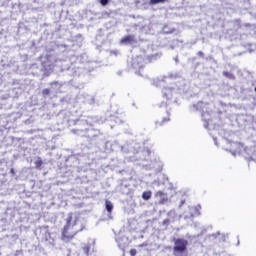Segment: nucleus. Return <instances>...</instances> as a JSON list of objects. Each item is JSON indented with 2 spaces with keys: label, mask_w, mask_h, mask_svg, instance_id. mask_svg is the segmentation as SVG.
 <instances>
[{
  "label": "nucleus",
  "mask_w": 256,
  "mask_h": 256,
  "mask_svg": "<svg viewBox=\"0 0 256 256\" xmlns=\"http://www.w3.org/2000/svg\"><path fill=\"white\" fill-rule=\"evenodd\" d=\"M105 209L108 212V215H111L113 213V202L110 200H105Z\"/></svg>",
  "instance_id": "obj_18"
},
{
  "label": "nucleus",
  "mask_w": 256,
  "mask_h": 256,
  "mask_svg": "<svg viewBox=\"0 0 256 256\" xmlns=\"http://www.w3.org/2000/svg\"><path fill=\"white\" fill-rule=\"evenodd\" d=\"M153 193L151 191H145L142 193V199L144 201H149V199H151Z\"/></svg>",
  "instance_id": "obj_22"
},
{
  "label": "nucleus",
  "mask_w": 256,
  "mask_h": 256,
  "mask_svg": "<svg viewBox=\"0 0 256 256\" xmlns=\"http://www.w3.org/2000/svg\"><path fill=\"white\" fill-rule=\"evenodd\" d=\"M255 92H256V87H255Z\"/></svg>",
  "instance_id": "obj_47"
},
{
  "label": "nucleus",
  "mask_w": 256,
  "mask_h": 256,
  "mask_svg": "<svg viewBox=\"0 0 256 256\" xmlns=\"http://www.w3.org/2000/svg\"><path fill=\"white\" fill-rule=\"evenodd\" d=\"M169 121H170L169 117H164L162 121H156L155 125L156 127H162V125H165V123H169Z\"/></svg>",
  "instance_id": "obj_20"
},
{
  "label": "nucleus",
  "mask_w": 256,
  "mask_h": 256,
  "mask_svg": "<svg viewBox=\"0 0 256 256\" xmlns=\"http://www.w3.org/2000/svg\"><path fill=\"white\" fill-rule=\"evenodd\" d=\"M226 151H229V153H231L233 155V157H235L236 155H241V153H243V151L245 153H247V148H245L243 146V144L239 143V142H232L231 143V149H226Z\"/></svg>",
  "instance_id": "obj_8"
},
{
  "label": "nucleus",
  "mask_w": 256,
  "mask_h": 256,
  "mask_svg": "<svg viewBox=\"0 0 256 256\" xmlns=\"http://www.w3.org/2000/svg\"><path fill=\"white\" fill-rule=\"evenodd\" d=\"M156 195H159V197L163 196V191H158Z\"/></svg>",
  "instance_id": "obj_36"
},
{
  "label": "nucleus",
  "mask_w": 256,
  "mask_h": 256,
  "mask_svg": "<svg viewBox=\"0 0 256 256\" xmlns=\"http://www.w3.org/2000/svg\"><path fill=\"white\" fill-rule=\"evenodd\" d=\"M197 55L198 57H202V59L205 57V53H203V51H198Z\"/></svg>",
  "instance_id": "obj_31"
},
{
  "label": "nucleus",
  "mask_w": 256,
  "mask_h": 256,
  "mask_svg": "<svg viewBox=\"0 0 256 256\" xmlns=\"http://www.w3.org/2000/svg\"><path fill=\"white\" fill-rule=\"evenodd\" d=\"M239 243H240V242H239V240H238V242H237V245H238V246H239Z\"/></svg>",
  "instance_id": "obj_45"
},
{
  "label": "nucleus",
  "mask_w": 256,
  "mask_h": 256,
  "mask_svg": "<svg viewBox=\"0 0 256 256\" xmlns=\"http://www.w3.org/2000/svg\"><path fill=\"white\" fill-rule=\"evenodd\" d=\"M213 141H214V144H215L216 146H219V143L217 142V138H216V137H213Z\"/></svg>",
  "instance_id": "obj_33"
},
{
  "label": "nucleus",
  "mask_w": 256,
  "mask_h": 256,
  "mask_svg": "<svg viewBox=\"0 0 256 256\" xmlns=\"http://www.w3.org/2000/svg\"><path fill=\"white\" fill-rule=\"evenodd\" d=\"M51 93H52L51 88H50V89H49V88H45V89L42 91L43 97H47V95H51Z\"/></svg>",
  "instance_id": "obj_25"
},
{
  "label": "nucleus",
  "mask_w": 256,
  "mask_h": 256,
  "mask_svg": "<svg viewBox=\"0 0 256 256\" xmlns=\"http://www.w3.org/2000/svg\"><path fill=\"white\" fill-rule=\"evenodd\" d=\"M187 245H189V241L183 238H174L173 250L176 253H185V251H187Z\"/></svg>",
  "instance_id": "obj_6"
},
{
  "label": "nucleus",
  "mask_w": 256,
  "mask_h": 256,
  "mask_svg": "<svg viewBox=\"0 0 256 256\" xmlns=\"http://www.w3.org/2000/svg\"><path fill=\"white\" fill-rule=\"evenodd\" d=\"M56 61H63L61 58H57Z\"/></svg>",
  "instance_id": "obj_43"
},
{
  "label": "nucleus",
  "mask_w": 256,
  "mask_h": 256,
  "mask_svg": "<svg viewBox=\"0 0 256 256\" xmlns=\"http://www.w3.org/2000/svg\"><path fill=\"white\" fill-rule=\"evenodd\" d=\"M174 61H175V63H179V57L176 56V57L174 58Z\"/></svg>",
  "instance_id": "obj_37"
},
{
  "label": "nucleus",
  "mask_w": 256,
  "mask_h": 256,
  "mask_svg": "<svg viewBox=\"0 0 256 256\" xmlns=\"http://www.w3.org/2000/svg\"><path fill=\"white\" fill-rule=\"evenodd\" d=\"M190 111H201L202 112V121L204 122L205 129H209L211 125V112H209V103L199 101L197 104L190 106Z\"/></svg>",
  "instance_id": "obj_4"
},
{
  "label": "nucleus",
  "mask_w": 256,
  "mask_h": 256,
  "mask_svg": "<svg viewBox=\"0 0 256 256\" xmlns=\"http://www.w3.org/2000/svg\"><path fill=\"white\" fill-rule=\"evenodd\" d=\"M162 32L164 35H171V33H175V28L170 27L169 25H164L162 28Z\"/></svg>",
  "instance_id": "obj_16"
},
{
  "label": "nucleus",
  "mask_w": 256,
  "mask_h": 256,
  "mask_svg": "<svg viewBox=\"0 0 256 256\" xmlns=\"http://www.w3.org/2000/svg\"><path fill=\"white\" fill-rule=\"evenodd\" d=\"M120 43L122 45H133V43H135V36L134 35L125 36L120 40Z\"/></svg>",
  "instance_id": "obj_13"
},
{
  "label": "nucleus",
  "mask_w": 256,
  "mask_h": 256,
  "mask_svg": "<svg viewBox=\"0 0 256 256\" xmlns=\"http://www.w3.org/2000/svg\"><path fill=\"white\" fill-rule=\"evenodd\" d=\"M43 165V160L41 158H38L37 161L35 162V166L37 169H39Z\"/></svg>",
  "instance_id": "obj_26"
},
{
  "label": "nucleus",
  "mask_w": 256,
  "mask_h": 256,
  "mask_svg": "<svg viewBox=\"0 0 256 256\" xmlns=\"http://www.w3.org/2000/svg\"><path fill=\"white\" fill-rule=\"evenodd\" d=\"M167 216H168V217H172V219H175V210H170V211L167 213Z\"/></svg>",
  "instance_id": "obj_28"
},
{
  "label": "nucleus",
  "mask_w": 256,
  "mask_h": 256,
  "mask_svg": "<svg viewBox=\"0 0 256 256\" xmlns=\"http://www.w3.org/2000/svg\"><path fill=\"white\" fill-rule=\"evenodd\" d=\"M211 59H213V56H208V57H206V61H209V60H211Z\"/></svg>",
  "instance_id": "obj_39"
},
{
  "label": "nucleus",
  "mask_w": 256,
  "mask_h": 256,
  "mask_svg": "<svg viewBox=\"0 0 256 256\" xmlns=\"http://www.w3.org/2000/svg\"><path fill=\"white\" fill-rule=\"evenodd\" d=\"M35 67H37V64H33V65L31 66V69H35Z\"/></svg>",
  "instance_id": "obj_42"
},
{
  "label": "nucleus",
  "mask_w": 256,
  "mask_h": 256,
  "mask_svg": "<svg viewBox=\"0 0 256 256\" xmlns=\"http://www.w3.org/2000/svg\"><path fill=\"white\" fill-rule=\"evenodd\" d=\"M167 0H149L148 5L153 6V5H159V3H165Z\"/></svg>",
  "instance_id": "obj_24"
},
{
  "label": "nucleus",
  "mask_w": 256,
  "mask_h": 256,
  "mask_svg": "<svg viewBox=\"0 0 256 256\" xmlns=\"http://www.w3.org/2000/svg\"><path fill=\"white\" fill-rule=\"evenodd\" d=\"M116 242L118 243V247L119 249H121V251H123V253H125V249H127V247H129V238L123 236L120 238H116Z\"/></svg>",
  "instance_id": "obj_11"
},
{
  "label": "nucleus",
  "mask_w": 256,
  "mask_h": 256,
  "mask_svg": "<svg viewBox=\"0 0 256 256\" xmlns=\"http://www.w3.org/2000/svg\"><path fill=\"white\" fill-rule=\"evenodd\" d=\"M132 67L133 69H138V75H141V69L145 67V58L142 56H136L132 59Z\"/></svg>",
  "instance_id": "obj_9"
},
{
  "label": "nucleus",
  "mask_w": 256,
  "mask_h": 256,
  "mask_svg": "<svg viewBox=\"0 0 256 256\" xmlns=\"http://www.w3.org/2000/svg\"><path fill=\"white\" fill-rule=\"evenodd\" d=\"M67 71L68 75H72V77H81V75H83V71L85 70L72 64L69 68H67Z\"/></svg>",
  "instance_id": "obj_10"
},
{
  "label": "nucleus",
  "mask_w": 256,
  "mask_h": 256,
  "mask_svg": "<svg viewBox=\"0 0 256 256\" xmlns=\"http://www.w3.org/2000/svg\"><path fill=\"white\" fill-rule=\"evenodd\" d=\"M122 153H132L130 156L125 157V161L141 165L145 169H154V171H161L163 164L161 161L151 160V152L148 148H143L141 143L131 142L122 146Z\"/></svg>",
  "instance_id": "obj_1"
},
{
  "label": "nucleus",
  "mask_w": 256,
  "mask_h": 256,
  "mask_svg": "<svg viewBox=\"0 0 256 256\" xmlns=\"http://www.w3.org/2000/svg\"><path fill=\"white\" fill-rule=\"evenodd\" d=\"M65 225L62 230V241H71L77 233H81L85 229V223L81 221L79 216L73 212H70L64 218Z\"/></svg>",
  "instance_id": "obj_2"
},
{
  "label": "nucleus",
  "mask_w": 256,
  "mask_h": 256,
  "mask_svg": "<svg viewBox=\"0 0 256 256\" xmlns=\"http://www.w3.org/2000/svg\"><path fill=\"white\" fill-rule=\"evenodd\" d=\"M97 123V118L90 116L86 119L77 120L75 122V125H81L83 128H75L72 129L71 132L74 133V135H80V137H85L87 135V132L89 131V128L87 126L93 127V124Z\"/></svg>",
  "instance_id": "obj_5"
},
{
  "label": "nucleus",
  "mask_w": 256,
  "mask_h": 256,
  "mask_svg": "<svg viewBox=\"0 0 256 256\" xmlns=\"http://www.w3.org/2000/svg\"><path fill=\"white\" fill-rule=\"evenodd\" d=\"M189 211H190V216H184V219H189L191 217H197L199 215H201V205L198 206H192L189 207Z\"/></svg>",
  "instance_id": "obj_12"
},
{
  "label": "nucleus",
  "mask_w": 256,
  "mask_h": 256,
  "mask_svg": "<svg viewBox=\"0 0 256 256\" xmlns=\"http://www.w3.org/2000/svg\"><path fill=\"white\" fill-rule=\"evenodd\" d=\"M219 236H220V241L225 243L227 241V237H229V234H221V232H217L211 235V237H214V239H217V237Z\"/></svg>",
  "instance_id": "obj_15"
},
{
  "label": "nucleus",
  "mask_w": 256,
  "mask_h": 256,
  "mask_svg": "<svg viewBox=\"0 0 256 256\" xmlns=\"http://www.w3.org/2000/svg\"><path fill=\"white\" fill-rule=\"evenodd\" d=\"M10 173H11L12 175H15V169L11 168Z\"/></svg>",
  "instance_id": "obj_38"
},
{
  "label": "nucleus",
  "mask_w": 256,
  "mask_h": 256,
  "mask_svg": "<svg viewBox=\"0 0 256 256\" xmlns=\"http://www.w3.org/2000/svg\"><path fill=\"white\" fill-rule=\"evenodd\" d=\"M120 191H122V193H124L125 195L129 194V185L121 184Z\"/></svg>",
  "instance_id": "obj_23"
},
{
  "label": "nucleus",
  "mask_w": 256,
  "mask_h": 256,
  "mask_svg": "<svg viewBox=\"0 0 256 256\" xmlns=\"http://www.w3.org/2000/svg\"><path fill=\"white\" fill-rule=\"evenodd\" d=\"M163 179H166V181H169V177H167V175H163Z\"/></svg>",
  "instance_id": "obj_40"
},
{
  "label": "nucleus",
  "mask_w": 256,
  "mask_h": 256,
  "mask_svg": "<svg viewBox=\"0 0 256 256\" xmlns=\"http://www.w3.org/2000/svg\"><path fill=\"white\" fill-rule=\"evenodd\" d=\"M159 107H167V103L162 102V103L159 105Z\"/></svg>",
  "instance_id": "obj_35"
},
{
  "label": "nucleus",
  "mask_w": 256,
  "mask_h": 256,
  "mask_svg": "<svg viewBox=\"0 0 256 256\" xmlns=\"http://www.w3.org/2000/svg\"><path fill=\"white\" fill-rule=\"evenodd\" d=\"M50 86L52 93H59V89H61V84L59 82L54 81L50 83Z\"/></svg>",
  "instance_id": "obj_14"
},
{
  "label": "nucleus",
  "mask_w": 256,
  "mask_h": 256,
  "mask_svg": "<svg viewBox=\"0 0 256 256\" xmlns=\"http://www.w3.org/2000/svg\"><path fill=\"white\" fill-rule=\"evenodd\" d=\"M91 249H93V245L87 243V244H84V246L82 247V251L84 253V255H91Z\"/></svg>",
  "instance_id": "obj_17"
},
{
  "label": "nucleus",
  "mask_w": 256,
  "mask_h": 256,
  "mask_svg": "<svg viewBox=\"0 0 256 256\" xmlns=\"http://www.w3.org/2000/svg\"><path fill=\"white\" fill-rule=\"evenodd\" d=\"M179 77H181V74L171 73L168 76H165L163 79L154 80V85L156 87H162V95L165 99H173V96L177 95L179 87H177L176 85L167 87L165 86V83H169L171 79H179Z\"/></svg>",
  "instance_id": "obj_3"
},
{
  "label": "nucleus",
  "mask_w": 256,
  "mask_h": 256,
  "mask_svg": "<svg viewBox=\"0 0 256 256\" xmlns=\"http://www.w3.org/2000/svg\"><path fill=\"white\" fill-rule=\"evenodd\" d=\"M222 75H223L224 77H226V79H230V80H232V81H234V79H235V74L232 73V72H229V71H223V72H222Z\"/></svg>",
  "instance_id": "obj_19"
},
{
  "label": "nucleus",
  "mask_w": 256,
  "mask_h": 256,
  "mask_svg": "<svg viewBox=\"0 0 256 256\" xmlns=\"http://www.w3.org/2000/svg\"><path fill=\"white\" fill-rule=\"evenodd\" d=\"M109 1L110 0H99V3L102 7H107V5H109Z\"/></svg>",
  "instance_id": "obj_27"
},
{
  "label": "nucleus",
  "mask_w": 256,
  "mask_h": 256,
  "mask_svg": "<svg viewBox=\"0 0 256 256\" xmlns=\"http://www.w3.org/2000/svg\"><path fill=\"white\" fill-rule=\"evenodd\" d=\"M69 159H75V157H70Z\"/></svg>",
  "instance_id": "obj_44"
},
{
  "label": "nucleus",
  "mask_w": 256,
  "mask_h": 256,
  "mask_svg": "<svg viewBox=\"0 0 256 256\" xmlns=\"http://www.w3.org/2000/svg\"><path fill=\"white\" fill-rule=\"evenodd\" d=\"M182 205H185V200H182L180 203V207H182Z\"/></svg>",
  "instance_id": "obj_41"
},
{
  "label": "nucleus",
  "mask_w": 256,
  "mask_h": 256,
  "mask_svg": "<svg viewBox=\"0 0 256 256\" xmlns=\"http://www.w3.org/2000/svg\"><path fill=\"white\" fill-rule=\"evenodd\" d=\"M111 53H112L113 55H119V51H117V50H113Z\"/></svg>",
  "instance_id": "obj_34"
},
{
  "label": "nucleus",
  "mask_w": 256,
  "mask_h": 256,
  "mask_svg": "<svg viewBox=\"0 0 256 256\" xmlns=\"http://www.w3.org/2000/svg\"><path fill=\"white\" fill-rule=\"evenodd\" d=\"M160 203H163V200H161Z\"/></svg>",
  "instance_id": "obj_46"
},
{
  "label": "nucleus",
  "mask_w": 256,
  "mask_h": 256,
  "mask_svg": "<svg viewBox=\"0 0 256 256\" xmlns=\"http://www.w3.org/2000/svg\"><path fill=\"white\" fill-rule=\"evenodd\" d=\"M40 235L42 241H45L48 245H55V238L53 237V234L49 233V228H47V226H42L40 228Z\"/></svg>",
  "instance_id": "obj_7"
},
{
  "label": "nucleus",
  "mask_w": 256,
  "mask_h": 256,
  "mask_svg": "<svg viewBox=\"0 0 256 256\" xmlns=\"http://www.w3.org/2000/svg\"><path fill=\"white\" fill-rule=\"evenodd\" d=\"M85 103H87L88 105H95V97L86 95Z\"/></svg>",
  "instance_id": "obj_21"
},
{
  "label": "nucleus",
  "mask_w": 256,
  "mask_h": 256,
  "mask_svg": "<svg viewBox=\"0 0 256 256\" xmlns=\"http://www.w3.org/2000/svg\"><path fill=\"white\" fill-rule=\"evenodd\" d=\"M130 255H131V256L137 255V249H131V250H130Z\"/></svg>",
  "instance_id": "obj_30"
},
{
  "label": "nucleus",
  "mask_w": 256,
  "mask_h": 256,
  "mask_svg": "<svg viewBox=\"0 0 256 256\" xmlns=\"http://www.w3.org/2000/svg\"><path fill=\"white\" fill-rule=\"evenodd\" d=\"M157 57H159V54L152 55L150 57V61H153V60L157 59Z\"/></svg>",
  "instance_id": "obj_32"
},
{
  "label": "nucleus",
  "mask_w": 256,
  "mask_h": 256,
  "mask_svg": "<svg viewBox=\"0 0 256 256\" xmlns=\"http://www.w3.org/2000/svg\"><path fill=\"white\" fill-rule=\"evenodd\" d=\"M169 223H171V220L169 218L163 220L162 225H164V227H168Z\"/></svg>",
  "instance_id": "obj_29"
}]
</instances>
